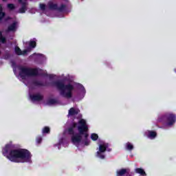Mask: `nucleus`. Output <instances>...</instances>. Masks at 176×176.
I'll return each mask as SVG.
<instances>
[{
  "label": "nucleus",
  "instance_id": "nucleus-24",
  "mask_svg": "<svg viewBox=\"0 0 176 176\" xmlns=\"http://www.w3.org/2000/svg\"><path fill=\"white\" fill-rule=\"evenodd\" d=\"M8 8H9V9H14V5H13V4H8Z\"/></svg>",
  "mask_w": 176,
  "mask_h": 176
},
{
  "label": "nucleus",
  "instance_id": "nucleus-17",
  "mask_svg": "<svg viewBox=\"0 0 176 176\" xmlns=\"http://www.w3.org/2000/svg\"><path fill=\"white\" fill-rule=\"evenodd\" d=\"M91 139L93 140V141H97V140H98V135L96 133H92L91 135Z\"/></svg>",
  "mask_w": 176,
  "mask_h": 176
},
{
  "label": "nucleus",
  "instance_id": "nucleus-13",
  "mask_svg": "<svg viewBox=\"0 0 176 176\" xmlns=\"http://www.w3.org/2000/svg\"><path fill=\"white\" fill-rule=\"evenodd\" d=\"M17 28V22H14L12 25L8 27V31H16Z\"/></svg>",
  "mask_w": 176,
  "mask_h": 176
},
{
  "label": "nucleus",
  "instance_id": "nucleus-12",
  "mask_svg": "<svg viewBox=\"0 0 176 176\" xmlns=\"http://www.w3.org/2000/svg\"><path fill=\"white\" fill-rule=\"evenodd\" d=\"M30 99L32 101H41L42 99V96L37 94V95H32L30 96Z\"/></svg>",
  "mask_w": 176,
  "mask_h": 176
},
{
  "label": "nucleus",
  "instance_id": "nucleus-19",
  "mask_svg": "<svg viewBox=\"0 0 176 176\" xmlns=\"http://www.w3.org/2000/svg\"><path fill=\"white\" fill-rule=\"evenodd\" d=\"M50 131V129L47 126H45L43 129V134H46Z\"/></svg>",
  "mask_w": 176,
  "mask_h": 176
},
{
  "label": "nucleus",
  "instance_id": "nucleus-1",
  "mask_svg": "<svg viewBox=\"0 0 176 176\" xmlns=\"http://www.w3.org/2000/svg\"><path fill=\"white\" fill-rule=\"evenodd\" d=\"M14 146L12 143L6 144L3 148V155L10 162L14 163H30L31 162V153L25 149H14Z\"/></svg>",
  "mask_w": 176,
  "mask_h": 176
},
{
  "label": "nucleus",
  "instance_id": "nucleus-7",
  "mask_svg": "<svg viewBox=\"0 0 176 176\" xmlns=\"http://www.w3.org/2000/svg\"><path fill=\"white\" fill-rule=\"evenodd\" d=\"M176 116L174 114H168L167 126H173L175 123Z\"/></svg>",
  "mask_w": 176,
  "mask_h": 176
},
{
  "label": "nucleus",
  "instance_id": "nucleus-21",
  "mask_svg": "<svg viewBox=\"0 0 176 176\" xmlns=\"http://www.w3.org/2000/svg\"><path fill=\"white\" fill-rule=\"evenodd\" d=\"M27 8H25V6H23L19 10L20 13H25V10Z\"/></svg>",
  "mask_w": 176,
  "mask_h": 176
},
{
  "label": "nucleus",
  "instance_id": "nucleus-18",
  "mask_svg": "<svg viewBox=\"0 0 176 176\" xmlns=\"http://www.w3.org/2000/svg\"><path fill=\"white\" fill-rule=\"evenodd\" d=\"M5 16V13L2 12V6L0 4V20H2Z\"/></svg>",
  "mask_w": 176,
  "mask_h": 176
},
{
  "label": "nucleus",
  "instance_id": "nucleus-15",
  "mask_svg": "<svg viewBox=\"0 0 176 176\" xmlns=\"http://www.w3.org/2000/svg\"><path fill=\"white\" fill-rule=\"evenodd\" d=\"M47 105H56L57 104V100L55 99H50L47 102Z\"/></svg>",
  "mask_w": 176,
  "mask_h": 176
},
{
  "label": "nucleus",
  "instance_id": "nucleus-11",
  "mask_svg": "<svg viewBox=\"0 0 176 176\" xmlns=\"http://www.w3.org/2000/svg\"><path fill=\"white\" fill-rule=\"evenodd\" d=\"M135 173L136 174H140L141 176H146V173H145V170L141 168H138L135 169Z\"/></svg>",
  "mask_w": 176,
  "mask_h": 176
},
{
  "label": "nucleus",
  "instance_id": "nucleus-4",
  "mask_svg": "<svg viewBox=\"0 0 176 176\" xmlns=\"http://www.w3.org/2000/svg\"><path fill=\"white\" fill-rule=\"evenodd\" d=\"M35 75H38V69L21 67L19 69L18 78L21 80H25L30 79V76H34Z\"/></svg>",
  "mask_w": 176,
  "mask_h": 176
},
{
  "label": "nucleus",
  "instance_id": "nucleus-26",
  "mask_svg": "<svg viewBox=\"0 0 176 176\" xmlns=\"http://www.w3.org/2000/svg\"><path fill=\"white\" fill-rule=\"evenodd\" d=\"M21 3H25V0H19Z\"/></svg>",
  "mask_w": 176,
  "mask_h": 176
},
{
  "label": "nucleus",
  "instance_id": "nucleus-5",
  "mask_svg": "<svg viewBox=\"0 0 176 176\" xmlns=\"http://www.w3.org/2000/svg\"><path fill=\"white\" fill-rule=\"evenodd\" d=\"M29 45L30 47L23 51H21V50H20L19 47H15L16 54H17L18 56H27V54H28V53H30V52H31L32 49H34L36 46V41H35V40L30 41L29 42Z\"/></svg>",
  "mask_w": 176,
  "mask_h": 176
},
{
  "label": "nucleus",
  "instance_id": "nucleus-27",
  "mask_svg": "<svg viewBox=\"0 0 176 176\" xmlns=\"http://www.w3.org/2000/svg\"><path fill=\"white\" fill-rule=\"evenodd\" d=\"M85 145H89V142H86Z\"/></svg>",
  "mask_w": 176,
  "mask_h": 176
},
{
  "label": "nucleus",
  "instance_id": "nucleus-20",
  "mask_svg": "<svg viewBox=\"0 0 176 176\" xmlns=\"http://www.w3.org/2000/svg\"><path fill=\"white\" fill-rule=\"evenodd\" d=\"M63 144H64V140L60 139L59 140L58 144H57L58 148L60 149V146L63 145Z\"/></svg>",
  "mask_w": 176,
  "mask_h": 176
},
{
  "label": "nucleus",
  "instance_id": "nucleus-23",
  "mask_svg": "<svg viewBox=\"0 0 176 176\" xmlns=\"http://www.w3.org/2000/svg\"><path fill=\"white\" fill-rule=\"evenodd\" d=\"M41 142H42V138L38 137V138H36V142H37V144H41Z\"/></svg>",
  "mask_w": 176,
  "mask_h": 176
},
{
  "label": "nucleus",
  "instance_id": "nucleus-14",
  "mask_svg": "<svg viewBox=\"0 0 176 176\" xmlns=\"http://www.w3.org/2000/svg\"><path fill=\"white\" fill-rule=\"evenodd\" d=\"M126 146V149H127V151H133V149H134V146H133V144L130 143V142H127L125 145Z\"/></svg>",
  "mask_w": 176,
  "mask_h": 176
},
{
  "label": "nucleus",
  "instance_id": "nucleus-2",
  "mask_svg": "<svg viewBox=\"0 0 176 176\" xmlns=\"http://www.w3.org/2000/svg\"><path fill=\"white\" fill-rule=\"evenodd\" d=\"M87 124L86 120L82 119L78 121V124H74L72 127L69 129V134H72V142L76 146L79 147L82 145V138H87Z\"/></svg>",
  "mask_w": 176,
  "mask_h": 176
},
{
  "label": "nucleus",
  "instance_id": "nucleus-9",
  "mask_svg": "<svg viewBox=\"0 0 176 176\" xmlns=\"http://www.w3.org/2000/svg\"><path fill=\"white\" fill-rule=\"evenodd\" d=\"M78 113H79V109L72 107L69 110L68 116H74Z\"/></svg>",
  "mask_w": 176,
  "mask_h": 176
},
{
  "label": "nucleus",
  "instance_id": "nucleus-10",
  "mask_svg": "<svg viewBox=\"0 0 176 176\" xmlns=\"http://www.w3.org/2000/svg\"><path fill=\"white\" fill-rule=\"evenodd\" d=\"M129 174V170L127 169H120L117 170V176H124Z\"/></svg>",
  "mask_w": 176,
  "mask_h": 176
},
{
  "label": "nucleus",
  "instance_id": "nucleus-16",
  "mask_svg": "<svg viewBox=\"0 0 176 176\" xmlns=\"http://www.w3.org/2000/svg\"><path fill=\"white\" fill-rule=\"evenodd\" d=\"M32 57H34V58H45V56L41 54H34Z\"/></svg>",
  "mask_w": 176,
  "mask_h": 176
},
{
  "label": "nucleus",
  "instance_id": "nucleus-6",
  "mask_svg": "<svg viewBox=\"0 0 176 176\" xmlns=\"http://www.w3.org/2000/svg\"><path fill=\"white\" fill-rule=\"evenodd\" d=\"M105 151H111V149L108 148V144L105 142H102L99 144L98 151L96 152V156L99 159H105Z\"/></svg>",
  "mask_w": 176,
  "mask_h": 176
},
{
  "label": "nucleus",
  "instance_id": "nucleus-25",
  "mask_svg": "<svg viewBox=\"0 0 176 176\" xmlns=\"http://www.w3.org/2000/svg\"><path fill=\"white\" fill-rule=\"evenodd\" d=\"M81 90H82L83 94H85V93H86V90H85L84 87H82Z\"/></svg>",
  "mask_w": 176,
  "mask_h": 176
},
{
  "label": "nucleus",
  "instance_id": "nucleus-22",
  "mask_svg": "<svg viewBox=\"0 0 176 176\" xmlns=\"http://www.w3.org/2000/svg\"><path fill=\"white\" fill-rule=\"evenodd\" d=\"M40 9L45 10V9H46V6L45 4H40Z\"/></svg>",
  "mask_w": 176,
  "mask_h": 176
},
{
  "label": "nucleus",
  "instance_id": "nucleus-8",
  "mask_svg": "<svg viewBox=\"0 0 176 176\" xmlns=\"http://www.w3.org/2000/svg\"><path fill=\"white\" fill-rule=\"evenodd\" d=\"M145 135L148 137V138H150V140H154V138H156V132L152 131H147L145 133Z\"/></svg>",
  "mask_w": 176,
  "mask_h": 176
},
{
  "label": "nucleus",
  "instance_id": "nucleus-29",
  "mask_svg": "<svg viewBox=\"0 0 176 176\" xmlns=\"http://www.w3.org/2000/svg\"><path fill=\"white\" fill-rule=\"evenodd\" d=\"M175 72H176V70H175Z\"/></svg>",
  "mask_w": 176,
  "mask_h": 176
},
{
  "label": "nucleus",
  "instance_id": "nucleus-3",
  "mask_svg": "<svg viewBox=\"0 0 176 176\" xmlns=\"http://www.w3.org/2000/svg\"><path fill=\"white\" fill-rule=\"evenodd\" d=\"M56 87L60 91V96L65 97L66 98H71L72 97V93L74 91V86L71 84L65 85L63 82H56L55 84Z\"/></svg>",
  "mask_w": 176,
  "mask_h": 176
},
{
  "label": "nucleus",
  "instance_id": "nucleus-28",
  "mask_svg": "<svg viewBox=\"0 0 176 176\" xmlns=\"http://www.w3.org/2000/svg\"><path fill=\"white\" fill-rule=\"evenodd\" d=\"M23 82H25V80H23Z\"/></svg>",
  "mask_w": 176,
  "mask_h": 176
}]
</instances>
